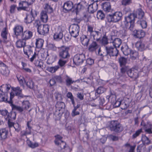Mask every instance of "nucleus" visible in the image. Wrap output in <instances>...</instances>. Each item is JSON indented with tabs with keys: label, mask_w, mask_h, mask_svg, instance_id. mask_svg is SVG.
<instances>
[{
	"label": "nucleus",
	"mask_w": 152,
	"mask_h": 152,
	"mask_svg": "<svg viewBox=\"0 0 152 152\" xmlns=\"http://www.w3.org/2000/svg\"><path fill=\"white\" fill-rule=\"evenodd\" d=\"M22 105L23 107L26 110L28 109L30 106V104L28 101H23Z\"/></svg>",
	"instance_id": "nucleus-50"
},
{
	"label": "nucleus",
	"mask_w": 152,
	"mask_h": 152,
	"mask_svg": "<svg viewBox=\"0 0 152 152\" xmlns=\"http://www.w3.org/2000/svg\"><path fill=\"white\" fill-rule=\"evenodd\" d=\"M0 72L3 75L6 76H7L10 72L7 66L1 61H0Z\"/></svg>",
	"instance_id": "nucleus-11"
},
{
	"label": "nucleus",
	"mask_w": 152,
	"mask_h": 152,
	"mask_svg": "<svg viewBox=\"0 0 152 152\" xmlns=\"http://www.w3.org/2000/svg\"><path fill=\"white\" fill-rule=\"evenodd\" d=\"M7 35H8V33H7V31L6 30V29L5 28L3 29V30L2 31V32L1 34V35L2 37L3 38V39H4V42H7V41L6 40L7 39Z\"/></svg>",
	"instance_id": "nucleus-38"
},
{
	"label": "nucleus",
	"mask_w": 152,
	"mask_h": 152,
	"mask_svg": "<svg viewBox=\"0 0 152 152\" xmlns=\"http://www.w3.org/2000/svg\"><path fill=\"white\" fill-rule=\"evenodd\" d=\"M98 48V46L95 42H93L89 46L88 50L90 51L93 52L95 51Z\"/></svg>",
	"instance_id": "nucleus-29"
},
{
	"label": "nucleus",
	"mask_w": 152,
	"mask_h": 152,
	"mask_svg": "<svg viewBox=\"0 0 152 152\" xmlns=\"http://www.w3.org/2000/svg\"><path fill=\"white\" fill-rule=\"evenodd\" d=\"M134 32L135 33V35L139 38L143 37L145 35V32L142 30H135L134 31Z\"/></svg>",
	"instance_id": "nucleus-26"
},
{
	"label": "nucleus",
	"mask_w": 152,
	"mask_h": 152,
	"mask_svg": "<svg viewBox=\"0 0 152 152\" xmlns=\"http://www.w3.org/2000/svg\"><path fill=\"white\" fill-rule=\"evenodd\" d=\"M63 37V34L61 29L60 27L58 28V30L54 35V38L56 40L61 39Z\"/></svg>",
	"instance_id": "nucleus-17"
},
{
	"label": "nucleus",
	"mask_w": 152,
	"mask_h": 152,
	"mask_svg": "<svg viewBox=\"0 0 152 152\" xmlns=\"http://www.w3.org/2000/svg\"><path fill=\"white\" fill-rule=\"evenodd\" d=\"M67 97L70 99L72 102V103L74 106L75 105V102L74 100V97L73 96L72 94L70 92H68L67 94Z\"/></svg>",
	"instance_id": "nucleus-51"
},
{
	"label": "nucleus",
	"mask_w": 152,
	"mask_h": 152,
	"mask_svg": "<svg viewBox=\"0 0 152 152\" xmlns=\"http://www.w3.org/2000/svg\"><path fill=\"white\" fill-rule=\"evenodd\" d=\"M49 83L51 86H53L55 84L56 82L54 77L50 80Z\"/></svg>",
	"instance_id": "nucleus-64"
},
{
	"label": "nucleus",
	"mask_w": 152,
	"mask_h": 152,
	"mask_svg": "<svg viewBox=\"0 0 152 152\" xmlns=\"http://www.w3.org/2000/svg\"><path fill=\"white\" fill-rule=\"evenodd\" d=\"M16 46L18 48H21L24 47L26 45V42L25 40L22 39H20L17 41L16 43Z\"/></svg>",
	"instance_id": "nucleus-27"
},
{
	"label": "nucleus",
	"mask_w": 152,
	"mask_h": 152,
	"mask_svg": "<svg viewBox=\"0 0 152 152\" xmlns=\"http://www.w3.org/2000/svg\"><path fill=\"white\" fill-rule=\"evenodd\" d=\"M79 31L80 28L78 25L74 24L70 26L69 31L72 37H77L79 35Z\"/></svg>",
	"instance_id": "nucleus-8"
},
{
	"label": "nucleus",
	"mask_w": 152,
	"mask_h": 152,
	"mask_svg": "<svg viewBox=\"0 0 152 152\" xmlns=\"http://www.w3.org/2000/svg\"><path fill=\"white\" fill-rule=\"evenodd\" d=\"M40 19L44 23H46L47 22L48 17L46 12L44 11H42L40 13Z\"/></svg>",
	"instance_id": "nucleus-25"
},
{
	"label": "nucleus",
	"mask_w": 152,
	"mask_h": 152,
	"mask_svg": "<svg viewBox=\"0 0 152 152\" xmlns=\"http://www.w3.org/2000/svg\"><path fill=\"white\" fill-rule=\"evenodd\" d=\"M97 3L96 2H93L88 6V11L90 13H93L97 10Z\"/></svg>",
	"instance_id": "nucleus-19"
},
{
	"label": "nucleus",
	"mask_w": 152,
	"mask_h": 152,
	"mask_svg": "<svg viewBox=\"0 0 152 152\" xmlns=\"http://www.w3.org/2000/svg\"><path fill=\"white\" fill-rule=\"evenodd\" d=\"M43 7L45 12L51 13L53 11L52 7L49 3H45L43 5Z\"/></svg>",
	"instance_id": "nucleus-30"
},
{
	"label": "nucleus",
	"mask_w": 152,
	"mask_h": 152,
	"mask_svg": "<svg viewBox=\"0 0 152 152\" xmlns=\"http://www.w3.org/2000/svg\"><path fill=\"white\" fill-rule=\"evenodd\" d=\"M129 55H130V57L131 58L134 59L137 57L138 53L136 51L131 50Z\"/></svg>",
	"instance_id": "nucleus-45"
},
{
	"label": "nucleus",
	"mask_w": 152,
	"mask_h": 152,
	"mask_svg": "<svg viewBox=\"0 0 152 152\" xmlns=\"http://www.w3.org/2000/svg\"><path fill=\"white\" fill-rule=\"evenodd\" d=\"M33 36L32 32L29 30H26L23 32L21 34V38L25 41L31 39Z\"/></svg>",
	"instance_id": "nucleus-13"
},
{
	"label": "nucleus",
	"mask_w": 152,
	"mask_h": 152,
	"mask_svg": "<svg viewBox=\"0 0 152 152\" xmlns=\"http://www.w3.org/2000/svg\"><path fill=\"white\" fill-rule=\"evenodd\" d=\"M8 134V130L5 128L0 129V137L1 140L4 141L7 138Z\"/></svg>",
	"instance_id": "nucleus-15"
},
{
	"label": "nucleus",
	"mask_w": 152,
	"mask_h": 152,
	"mask_svg": "<svg viewBox=\"0 0 152 152\" xmlns=\"http://www.w3.org/2000/svg\"><path fill=\"white\" fill-rule=\"evenodd\" d=\"M17 8V6L13 4L10 7V12L11 13H13Z\"/></svg>",
	"instance_id": "nucleus-55"
},
{
	"label": "nucleus",
	"mask_w": 152,
	"mask_h": 152,
	"mask_svg": "<svg viewBox=\"0 0 152 152\" xmlns=\"http://www.w3.org/2000/svg\"><path fill=\"white\" fill-rule=\"evenodd\" d=\"M86 62L87 64L89 65H92L94 64V61L93 59L88 58L87 59Z\"/></svg>",
	"instance_id": "nucleus-60"
},
{
	"label": "nucleus",
	"mask_w": 152,
	"mask_h": 152,
	"mask_svg": "<svg viewBox=\"0 0 152 152\" xmlns=\"http://www.w3.org/2000/svg\"><path fill=\"white\" fill-rule=\"evenodd\" d=\"M65 81L67 86H69L75 82L71 78L66 75V77Z\"/></svg>",
	"instance_id": "nucleus-41"
},
{
	"label": "nucleus",
	"mask_w": 152,
	"mask_h": 152,
	"mask_svg": "<svg viewBox=\"0 0 152 152\" xmlns=\"http://www.w3.org/2000/svg\"><path fill=\"white\" fill-rule=\"evenodd\" d=\"M13 127L15 129V131L17 132H19L20 129V126L18 123L14 124Z\"/></svg>",
	"instance_id": "nucleus-57"
},
{
	"label": "nucleus",
	"mask_w": 152,
	"mask_h": 152,
	"mask_svg": "<svg viewBox=\"0 0 152 152\" xmlns=\"http://www.w3.org/2000/svg\"><path fill=\"white\" fill-rule=\"evenodd\" d=\"M142 142L145 144L148 145L150 143V141L148 138L145 135H143L142 138Z\"/></svg>",
	"instance_id": "nucleus-49"
},
{
	"label": "nucleus",
	"mask_w": 152,
	"mask_h": 152,
	"mask_svg": "<svg viewBox=\"0 0 152 152\" xmlns=\"http://www.w3.org/2000/svg\"><path fill=\"white\" fill-rule=\"evenodd\" d=\"M26 84L27 86L29 88L32 89V88L34 86V83L31 79H29L28 81L25 83Z\"/></svg>",
	"instance_id": "nucleus-43"
},
{
	"label": "nucleus",
	"mask_w": 152,
	"mask_h": 152,
	"mask_svg": "<svg viewBox=\"0 0 152 152\" xmlns=\"http://www.w3.org/2000/svg\"><path fill=\"white\" fill-rule=\"evenodd\" d=\"M121 43V39L119 38L115 39L112 42V44L115 48L119 47Z\"/></svg>",
	"instance_id": "nucleus-33"
},
{
	"label": "nucleus",
	"mask_w": 152,
	"mask_h": 152,
	"mask_svg": "<svg viewBox=\"0 0 152 152\" xmlns=\"http://www.w3.org/2000/svg\"><path fill=\"white\" fill-rule=\"evenodd\" d=\"M136 48L140 51H142L145 49V45L143 42L141 41H137L135 44Z\"/></svg>",
	"instance_id": "nucleus-23"
},
{
	"label": "nucleus",
	"mask_w": 152,
	"mask_h": 152,
	"mask_svg": "<svg viewBox=\"0 0 152 152\" xmlns=\"http://www.w3.org/2000/svg\"><path fill=\"white\" fill-rule=\"evenodd\" d=\"M110 99H112L113 98V100H112V102L113 103H114L115 104V106L116 107H118L121 104V101H119L117 100L115 102H114V101L115 99V96L114 95H110L109 97Z\"/></svg>",
	"instance_id": "nucleus-34"
},
{
	"label": "nucleus",
	"mask_w": 152,
	"mask_h": 152,
	"mask_svg": "<svg viewBox=\"0 0 152 152\" xmlns=\"http://www.w3.org/2000/svg\"><path fill=\"white\" fill-rule=\"evenodd\" d=\"M85 59V55L83 53L75 55L73 59L74 63L77 65L82 64Z\"/></svg>",
	"instance_id": "nucleus-9"
},
{
	"label": "nucleus",
	"mask_w": 152,
	"mask_h": 152,
	"mask_svg": "<svg viewBox=\"0 0 152 152\" xmlns=\"http://www.w3.org/2000/svg\"><path fill=\"white\" fill-rule=\"evenodd\" d=\"M68 50V48L65 46L61 47L59 50V56L63 58H66L69 57V55Z\"/></svg>",
	"instance_id": "nucleus-10"
},
{
	"label": "nucleus",
	"mask_w": 152,
	"mask_h": 152,
	"mask_svg": "<svg viewBox=\"0 0 152 152\" xmlns=\"http://www.w3.org/2000/svg\"><path fill=\"white\" fill-rule=\"evenodd\" d=\"M11 86L9 84L3 85L0 87V101L8 102L7 92L10 89Z\"/></svg>",
	"instance_id": "nucleus-2"
},
{
	"label": "nucleus",
	"mask_w": 152,
	"mask_h": 152,
	"mask_svg": "<svg viewBox=\"0 0 152 152\" xmlns=\"http://www.w3.org/2000/svg\"><path fill=\"white\" fill-rule=\"evenodd\" d=\"M132 1V0H122L121 3L123 5L126 6L130 4Z\"/></svg>",
	"instance_id": "nucleus-52"
},
{
	"label": "nucleus",
	"mask_w": 152,
	"mask_h": 152,
	"mask_svg": "<svg viewBox=\"0 0 152 152\" xmlns=\"http://www.w3.org/2000/svg\"><path fill=\"white\" fill-rule=\"evenodd\" d=\"M19 6H21L23 10H26V9L30 5L27 1H22L20 2L19 4Z\"/></svg>",
	"instance_id": "nucleus-35"
},
{
	"label": "nucleus",
	"mask_w": 152,
	"mask_h": 152,
	"mask_svg": "<svg viewBox=\"0 0 152 152\" xmlns=\"http://www.w3.org/2000/svg\"><path fill=\"white\" fill-rule=\"evenodd\" d=\"M12 88L14 92H12L10 93V100L8 101V102L10 103H12V99L15 95L18 96L19 98H23L24 96L22 93V90L20 89L19 87H12Z\"/></svg>",
	"instance_id": "nucleus-5"
},
{
	"label": "nucleus",
	"mask_w": 152,
	"mask_h": 152,
	"mask_svg": "<svg viewBox=\"0 0 152 152\" xmlns=\"http://www.w3.org/2000/svg\"><path fill=\"white\" fill-rule=\"evenodd\" d=\"M122 16V14L121 12H116L113 13L108 15V20L109 22L116 23L121 19Z\"/></svg>",
	"instance_id": "nucleus-4"
},
{
	"label": "nucleus",
	"mask_w": 152,
	"mask_h": 152,
	"mask_svg": "<svg viewBox=\"0 0 152 152\" xmlns=\"http://www.w3.org/2000/svg\"><path fill=\"white\" fill-rule=\"evenodd\" d=\"M55 137L56 139L55 141V143L56 144L58 145L59 142L57 143V142L58 141H59V140L61 141L62 137L59 135H57L55 136Z\"/></svg>",
	"instance_id": "nucleus-58"
},
{
	"label": "nucleus",
	"mask_w": 152,
	"mask_h": 152,
	"mask_svg": "<svg viewBox=\"0 0 152 152\" xmlns=\"http://www.w3.org/2000/svg\"><path fill=\"white\" fill-rule=\"evenodd\" d=\"M102 7L103 10L107 12H111L112 10L111 5L109 2L103 3L102 4Z\"/></svg>",
	"instance_id": "nucleus-16"
},
{
	"label": "nucleus",
	"mask_w": 152,
	"mask_h": 152,
	"mask_svg": "<svg viewBox=\"0 0 152 152\" xmlns=\"http://www.w3.org/2000/svg\"><path fill=\"white\" fill-rule=\"evenodd\" d=\"M105 50L107 53V58H108L109 57L117 56L118 53L116 48L111 46L106 47Z\"/></svg>",
	"instance_id": "nucleus-7"
},
{
	"label": "nucleus",
	"mask_w": 152,
	"mask_h": 152,
	"mask_svg": "<svg viewBox=\"0 0 152 152\" xmlns=\"http://www.w3.org/2000/svg\"><path fill=\"white\" fill-rule=\"evenodd\" d=\"M96 15L97 18L98 19L102 20L104 18V15L101 10L97 12Z\"/></svg>",
	"instance_id": "nucleus-44"
},
{
	"label": "nucleus",
	"mask_w": 152,
	"mask_h": 152,
	"mask_svg": "<svg viewBox=\"0 0 152 152\" xmlns=\"http://www.w3.org/2000/svg\"><path fill=\"white\" fill-rule=\"evenodd\" d=\"M127 73L129 77L132 78H136L138 76L137 71L134 69H132L128 70L127 71Z\"/></svg>",
	"instance_id": "nucleus-18"
},
{
	"label": "nucleus",
	"mask_w": 152,
	"mask_h": 152,
	"mask_svg": "<svg viewBox=\"0 0 152 152\" xmlns=\"http://www.w3.org/2000/svg\"><path fill=\"white\" fill-rule=\"evenodd\" d=\"M44 40L42 39L38 38L36 39V45L38 48H41L43 45Z\"/></svg>",
	"instance_id": "nucleus-32"
},
{
	"label": "nucleus",
	"mask_w": 152,
	"mask_h": 152,
	"mask_svg": "<svg viewBox=\"0 0 152 152\" xmlns=\"http://www.w3.org/2000/svg\"><path fill=\"white\" fill-rule=\"evenodd\" d=\"M78 107H75L74 109L73 110L72 113V116H74L75 115H78L79 114V113L78 111H76V110L77 108Z\"/></svg>",
	"instance_id": "nucleus-59"
},
{
	"label": "nucleus",
	"mask_w": 152,
	"mask_h": 152,
	"mask_svg": "<svg viewBox=\"0 0 152 152\" xmlns=\"http://www.w3.org/2000/svg\"><path fill=\"white\" fill-rule=\"evenodd\" d=\"M38 21L36 22L35 24H37V26H36L37 28L38 32L39 34L42 35H44L48 33L49 31L50 26L48 24L44 25H38L37 24Z\"/></svg>",
	"instance_id": "nucleus-6"
},
{
	"label": "nucleus",
	"mask_w": 152,
	"mask_h": 152,
	"mask_svg": "<svg viewBox=\"0 0 152 152\" xmlns=\"http://www.w3.org/2000/svg\"><path fill=\"white\" fill-rule=\"evenodd\" d=\"M23 27L19 25L15 26L13 28L14 31L16 35H19L23 32Z\"/></svg>",
	"instance_id": "nucleus-24"
},
{
	"label": "nucleus",
	"mask_w": 152,
	"mask_h": 152,
	"mask_svg": "<svg viewBox=\"0 0 152 152\" xmlns=\"http://www.w3.org/2000/svg\"><path fill=\"white\" fill-rule=\"evenodd\" d=\"M24 53L27 55L29 58L30 55L32 54L33 51L31 50V48L28 46H26L23 48Z\"/></svg>",
	"instance_id": "nucleus-28"
},
{
	"label": "nucleus",
	"mask_w": 152,
	"mask_h": 152,
	"mask_svg": "<svg viewBox=\"0 0 152 152\" xmlns=\"http://www.w3.org/2000/svg\"><path fill=\"white\" fill-rule=\"evenodd\" d=\"M121 50L123 54L126 56L129 55L131 50V49L129 48L128 46L126 44L123 45L122 46Z\"/></svg>",
	"instance_id": "nucleus-21"
},
{
	"label": "nucleus",
	"mask_w": 152,
	"mask_h": 152,
	"mask_svg": "<svg viewBox=\"0 0 152 152\" xmlns=\"http://www.w3.org/2000/svg\"><path fill=\"white\" fill-rule=\"evenodd\" d=\"M106 91V89L102 87H99L96 91L95 94L96 96H98V94H100L104 93Z\"/></svg>",
	"instance_id": "nucleus-37"
},
{
	"label": "nucleus",
	"mask_w": 152,
	"mask_h": 152,
	"mask_svg": "<svg viewBox=\"0 0 152 152\" xmlns=\"http://www.w3.org/2000/svg\"><path fill=\"white\" fill-rule=\"evenodd\" d=\"M66 61L62 59H60L58 61V64L60 66H63L66 63Z\"/></svg>",
	"instance_id": "nucleus-54"
},
{
	"label": "nucleus",
	"mask_w": 152,
	"mask_h": 152,
	"mask_svg": "<svg viewBox=\"0 0 152 152\" xmlns=\"http://www.w3.org/2000/svg\"><path fill=\"white\" fill-rule=\"evenodd\" d=\"M80 40L82 44L85 46H87L89 41V39L87 36L83 35L80 37Z\"/></svg>",
	"instance_id": "nucleus-22"
},
{
	"label": "nucleus",
	"mask_w": 152,
	"mask_h": 152,
	"mask_svg": "<svg viewBox=\"0 0 152 152\" xmlns=\"http://www.w3.org/2000/svg\"><path fill=\"white\" fill-rule=\"evenodd\" d=\"M98 54L99 55L103 56H106L107 57V56L106 52H102L100 48H99L98 51Z\"/></svg>",
	"instance_id": "nucleus-62"
},
{
	"label": "nucleus",
	"mask_w": 152,
	"mask_h": 152,
	"mask_svg": "<svg viewBox=\"0 0 152 152\" xmlns=\"http://www.w3.org/2000/svg\"><path fill=\"white\" fill-rule=\"evenodd\" d=\"M0 113L3 116H4L6 118L9 119L10 117L9 114L7 110H0Z\"/></svg>",
	"instance_id": "nucleus-46"
},
{
	"label": "nucleus",
	"mask_w": 152,
	"mask_h": 152,
	"mask_svg": "<svg viewBox=\"0 0 152 152\" xmlns=\"http://www.w3.org/2000/svg\"><path fill=\"white\" fill-rule=\"evenodd\" d=\"M94 27L91 25L87 26V33L91 39L98 41L101 37L102 34L98 31L94 30Z\"/></svg>",
	"instance_id": "nucleus-3"
},
{
	"label": "nucleus",
	"mask_w": 152,
	"mask_h": 152,
	"mask_svg": "<svg viewBox=\"0 0 152 152\" xmlns=\"http://www.w3.org/2000/svg\"><path fill=\"white\" fill-rule=\"evenodd\" d=\"M109 138L110 140H111L113 141H116L118 140V137H117L112 135H110L109 137Z\"/></svg>",
	"instance_id": "nucleus-63"
},
{
	"label": "nucleus",
	"mask_w": 152,
	"mask_h": 152,
	"mask_svg": "<svg viewBox=\"0 0 152 152\" xmlns=\"http://www.w3.org/2000/svg\"><path fill=\"white\" fill-rule=\"evenodd\" d=\"M17 78L20 85L21 86H24V84L26 82V80H25L23 77L22 76L18 75L17 76Z\"/></svg>",
	"instance_id": "nucleus-40"
},
{
	"label": "nucleus",
	"mask_w": 152,
	"mask_h": 152,
	"mask_svg": "<svg viewBox=\"0 0 152 152\" xmlns=\"http://www.w3.org/2000/svg\"><path fill=\"white\" fill-rule=\"evenodd\" d=\"M144 15V13L142 10L141 9H138L137 14L133 13L125 18V21L123 24V27L124 28H128L130 31H133L134 27L135 18L137 17L139 19H142Z\"/></svg>",
	"instance_id": "nucleus-1"
},
{
	"label": "nucleus",
	"mask_w": 152,
	"mask_h": 152,
	"mask_svg": "<svg viewBox=\"0 0 152 152\" xmlns=\"http://www.w3.org/2000/svg\"><path fill=\"white\" fill-rule=\"evenodd\" d=\"M144 149L143 145L142 144H140L138 146L137 148V152H142Z\"/></svg>",
	"instance_id": "nucleus-61"
},
{
	"label": "nucleus",
	"mask_w": 152,
	"mask_h": 152,
	"mask_svg": "<svg viewBox=\"0 0 152 152\" xmlns=\"http://www.w3.org/2000/svg\"><path fill=\"white\" fill-rule=\"evenodd\" d=\"M27 143L29 147L32 148H34L37 147L39 146L38 144L37 143H32L28 139H27Z\"/></svg>",
	"instance_id": "nucleus-39"
},
{
	"label": "nucleus",
	"mask_w": 152,
	"mask_h": 152,
	"mask_svg": "<svg viewBox=\"0 0 152 152\" xmlns=\"http://www.w3.org/2000/svg\"><path fill=\"white\" fill-rule=\"evenodd\" d=\"M65 107L64 103L62 102H58L56 104V107L57 108V110L60 111L62 109H63Z\"/></svg>",
	"instance_id": "nucleus-31"
},
{
	"label": "nucleus",
	"mask_w": 152,
	"mask_h": 152,
	"mask_svg": "<svg viewBox=\"0 0 152 152\" xmlns=\"http://www.w3.org/2000/svg\"><path fill=\"white\" fill-rule=\"evenodd\" d=\"M31 121H29L27 123V127L26 128V131L28 134H30L31 133V127L30 126L29 124L30 123Z\"/></svg>",
	"instance_id": "nucleus-48"
},
{
	"label": "nucleus",
	"mask_w": 152,
	"mask_h": 152,
	"mask_svg": "<svg viewBox=\"0 0 152 152\" xmlns=\"http://www.w3.org/2000/svg\"><path fill=\"white\" fill-rule=\"evenodd\" d=\"M138 23H140L142 28H145L147 26V23L145 20H138L137 21Z\"/></svg>",
	"instance_id": "nucleus-47"
},
{
	"label": "nucleus",
	"mask_w": 152,
	"mask_h": 152,
	"mask_svg": "<svg viewBox=\"0 0 152 152\" xmlns=\"http://www.w3.org/2000/svg\"><path fill=\"white\" fill-rule=\"evenodd\" d=\"M73 6V4L72 1H67L64 3L62 6V10L64 12H67L72 9Z\"/></svg>",
	"instance_id": "nucleus-12"
},
{
	"label": "nucleus",
	"mask_w": 152,
	"mask_h": 152,
	"mask_svg": "<svg viewBox=\"0 0 152 152\" xmlns=\"http://www.w3.org/2000/svg\"><path fill=\"white\" fill-rule=\"evenodd\" d=\"M111 130L116 132H121L123 130V129L121 125L117 124L116 122H113L110 126Z\"/></svg>",
	"instance_id": "nucleus-14"
},
{
	"label": "nucleus",
	"mask_w": 152,
	"mask_h": 152,
	"mask_svg": "<svg viewBox=\"0 0 152 152\" xmlns=\"http://www.w3.org/2000/svg\"><path fill=\"white\" fill-rule=\"evenodd\" d=\"M119 61L120 66H124L126 63V59L123 57H121L119 59Z\"/></svg>",
	"instance_id": "nucleus-42"
},
{
	"label": "nucleus",
	"mask_w": 152,
	"mask_h": 152,
	"mask_svg": "<svg viewBox=\"0 0 152 152\" xmlns=\"http://www.w3.org/2000/svg\"><path fill=\"white\" fill-rule=\"evenodd\" d=\"M142 132V130L141 129H139L135 133L132 135L133 138H136L139 135V134L141 133Z\"/></svg>",
	"instance_id": "nucleus-53"
},
{
	"label": "nucleus",
	"mask_w": 152,
	"mask_h": 152,
	"mask_svg": "<svg viewBox=\"0 0 152 152\" xmlns=\"http://www.w3.org/2000/svg\"><path fill=\"white\" fill-rule=\"evenodd\" d=\"M13 108L14 110L18 111L20 112H22L23 110V108L18 106L14 105L13 106Z\"/></svg>",
	"instance_id": "nucleus-56"
},
{
	"label": "nucleus",
	"mask_w": 152,
	"mask_h": 152,
	"mask_svg": "<svg viewBox=\"0 0 152 152\" xmlns=\"http://www.w3.org/2000/svg\"><path fill=\"white\" fill-rule=\"evenodd\" d=\"M34 19V15L31 11L30 14H26V17L24 18V21L26 23H31Z\"/></svg>",
	"instance_id": "nucleus-20"
},
{
	"label": "nucleus",
	"mask_w": 152,
	"mask_h": 152,
	"mask_svg": "<svg viewBox=\"0 0 152 152\" xmlns=\"http://www.w3.org/2000/svg\"><path fill=\"white\" fill-rule=\"evenodd\" d=\"M58 66H54L49 67L47 68V70L52 73L55 72L59 68Z\"/></svg>",
	"instance_id": "nucleus-36"
}]
</instances>
